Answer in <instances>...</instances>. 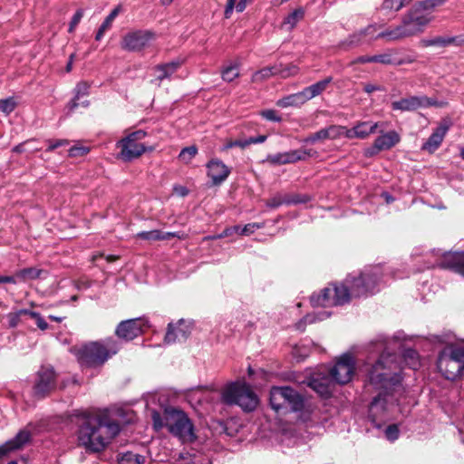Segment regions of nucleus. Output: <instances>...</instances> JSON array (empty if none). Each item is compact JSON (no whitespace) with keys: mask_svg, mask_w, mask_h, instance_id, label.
I'll return each instance as SVG.
<instances>
[{"mask_svg":"<svg viewBox=\"0 0 464 464\" xmlns=\"http://www.w3.org/2000/svg\"><path fill=\"white\" fill-rule=\"evenodd\" d=\"M145 458L133 452H126L119 459V464H143Z\"/></svg>","mask_w":464,"mask_h":464,"instance_id":"obj_33","label":"nucleus"},{"mask_svg":"<svg viewBox=\"0 0 464 464\" xmlns=\"http://www.w3.org/2000/svg\"><path fill=\"white\" fill-rule=\"evenodd\" d=\"M68 144V141L66 140H57V141H49V147L47 149L48 151H53L56 148L58 147H61V146H64V145H67Z\"/></svg>","mask_w":464,"mask_h":464,"instance_id":"obj_59","label":"nucleus"},{"mask_svg":"<svg viewBox=\"0 0 464 464\" xmlns=\"http://www.w3.org/2000/svg\"><path fill=\"white\" fill-rule=\"evenodd\" d=\"M181 63V60H176L168 63L156 66L155 72H157V80L162 81L166 78H169L178 70Z\"/></svg>","mask_w":464,"mask_h":464,"instance_id":"obj_26","label":"nucleus"},{"mask_svg":"<svg viewBox=\"0 0 464 464\" xmlns=\"http://www.w3.org/2000/svg\"><path fill=\"white\" fill-rule=\"evenodd\" d=\"M448 130L449 127L447 125H440L422 145V150L429 152L435 151L441 144Z\"/></svg>","mask_w":464,"mask_h":464,"instance_id":"obj_23","label":"nucleus"},{"mask_svg":"<svg viewBox=\"0 0 464 464\" xmlns=\"http://www.w3.org/2000/svg\"><path fill=\"white\" fill-rule=\"evenodd\" d=\"M387 396V393L380 392L378 396L373 399L370 406V411L372 415H377L381 411L386 410L387 404L389 402Z\"/></svg>","mask_w":464,"mask_h":464,"instance_id":"obj_27","label":"nucleus"},{"mask_svg":"<svg viewBox=\"0 0 464 464\" xmlns=\"http://www.w3.org/2000/svg\"><path fill=\"white\" fill-rule=\"evenodd\" d=\"M119 349L115 340L106 339L82 345L77 350L76 356L82 367L96 368L103 365Z\"/></svg>","mask_w":464,"mask_h":464,"instance_id":"obj_6","label":"nucleus"},{"mask_svg":"<svg viewBox=\"0 0 464 464\" xmlns=\"http://www.w3.org/2000/svg\"><path fill=\"white\" fill-rule=\"evenodd\" d=\"M326 371L335 382L345 384L352 380L354 372V361L350 354H343L333 368L326 369Z\"/></svg>","mask_w":464,"mask_h":464,"instance_id":"obj_11","label":"nucleus"},{"mask_svg":"<svg viewBox=\"0 0 464 464\" xmlns=\"http://www.w3.org/2000/svg\"><path fill=\"white\" fill-rule=\"evenodd\" d=\"M327 139H329V133L327 128H324L311 135L309 138H307L306 140L310 142H315L317 140H324Z\"/></svg>","mask_w":464,"mask_h":464,"instance_id":"obj_48","label":"nucleus"},{"mask_svg":"<svg viewBox=\"0 0 464 464\" xmlns=\"http://www.w3.org/2000/svg\"><path fill=\"white\" fill-rule=\"evenodd\" d=\"M221 401L227 405H237L246 412L256 409L259 399L251 386L244 381L229 382L221 391Z\"/></svg>","mask_w":464,"mask_h":464,"instance_id":"obj_7","label":"nucleus"},{"mask_svg":"<svg viewBox=\"0 0 464 464\" xmlns=\"http://www.w3.org/2000/svg\"><path fill=\"white\" fill-rule=\"evenodd\" d=\"M192 330V324L184 319L179 320L176 324H169L168 331L165 335L167 343L183 342L187 340Z\"/></svg>","mask_w":464,"mask_h":464,"instance_id":"obj_15","label":"nucleus"},{"mask_svg":"<svg viewBox=\"0 0 464 464\" xmlns=\"http://www.w3.org/2000/svg\"><path fill=\"white\" fill-rule=\"evenodd\" d=\"M401 140V137L395 130H391L382 133L375 139L376 147L382 150H388L398 144Z\"/></svg>","mask_w":464,"mask_h":464,"instance_id":"obj_24","label":"nucleus"},{"mask_svg":"<svg viewBox=\"0 0 464 464\" xmlns=\"http://www.w3.org/2000/svg\"><path fill=\"white\" fill-rule=\"evenodd\" d=\"M139 238L144 240H162V232L160 230L143 231L137 234Z\"/></svg>","mask_w":464,"mask_h":464,"instance_id":"obj_41","label":"nucleus"},{"mask_svg":"<svg viewBox=\"0 0 464 464\" xmlns=\"http://www.w3.org/2000/svg\"><path fill=\"white\" fill-rule=\"evenodd\" d=\"M403 360L405 363L413 370L420 366L419 355L417 352L412 349H406L404 351Z\"/></svg>","mask_w":464,"mask_h":464,"instance_id":"obj_32","label":"nucleus"},{"mask_svg":"<svg viewBox=\"0 0 464 464\" xmlns=\"http://www.w3.org/2000/svg\"><path fill=\"white\" fill-rule=\"evenodd\" d=\"M119 12H120V7L119 6L114 8L111 12V14L105 18L104 22L102 24V29H107L108 30L111 26V24L114 21V19L116 18V16L118 15Z\"/></svg>","mask_w":464,"mask_h":464,"instance_id":"obj_53","label":"nucleus"},{"mask_svg":"<svg viewBox=\"0 0 464 464\" xmlns=\"http://www.w3.org/2000/svg\"><path fill=\"white\" fill-rule=\"evenodd\" d=\"M437 367L439 372L448 380H455L464 369V348L450 344L440 353Z\"/></svg>","mask_w":464,"mask_h":464,"instance_id":"obj_8","label":"nucleus"},{"mask_svg":"<svg viewBox=\"0 0 464 464\" xmlns=\"http://www.w3.org/2000/svg\"><path fill=\"white\" fill-rule=\"evenodd\" d=\"M334 379L327 372L326 369L314 373L307 381V385L321 397L331 396L334 387Z\"/></svg>","mask_w":464,"mask_h":464,"instance_id":"obj_14","label":"nucleus"},{"mask_svg":"<svg viewBox=\"0 0 464 464\" xmlns=\"http://www.w3.org/2000/svg\"><path fill=\"white\" fill-rule=\"evenodd\" d=\"M156 395H150L147 400L153 429L159 431L166 428L172 435L183 441H192L196 436L193 431V424L188 415L174 407H161L159 410L152 408L151 405L156 402Z\"/></svg>","mask_w":464,"mask_h":464,"instance_id":"obj_5","label":"nucleus"},{"mask_svg":"<svg viewBox=\"0 0 464 464\" xmlns=\"http://www.w3.org/2000/svg\"><path fill=\"white\" fill-rule=\"evenodd\" d=\"M162 240H168L171 237H178L179 239H184L186 235L183 233H176V232H162Z\"/></svg>","mask_w":464,"mask_h":464,"instance_id":"obj_58","label":"nucleus"},{"mask_svg":"<svg viewBox=\"0 0 464 464\" xmlns=\"http://www.w3.org/2000/svg\"><path fill=\"white\" fill-rule=\"evenodd\" d=\"M382 277L381 268L378 266L365 269L357 276L349 275L340 285H331L311 296L314 306L342 305L354 297L366 296L377 290Z\"/></svg>","mask_w":464,"mask_h":464,"instance_id":"obj_2","label":"nucleus"},{"mask_svg":"<svg viewBox=\"0 0 464 464\" xmlns=\"http://www.w3.org/2000/svg\"><path fill=\"white\" fill-rule=\"evenodd\" d=\"M378 128L377 122L358 121L353 128L348 129V139L365 140L371 134L375 133Z\"/></svg>","mask_w":464,"mask_h":464,"instance_id":"obj_21","label":"nucleus"},{"mask_svg":"<svg viewBox=\"0 0 464 464\" xmlns=\"http://www.w3.org/2000/svg\"><path fill=\"white\" fill-rule=\"evenodd\" d=\"M401 348L399 336L386 339L380 335L369 343V353L372 356L379 354L374 362H367L364 365L370 385L377 390L388 391L400 382L401 367L393 352Z\"/></svg>","mask_w":464,"mask_h":464,"instance_id":"obj_1","label":"nucleus"},{"mask_svg":"<svg viewBox=\"0 0 464 464\" xmlns=\"http://www.w3.org/2000/svg\"><path fill=\"white\" fill-rule=\"evenodd\" d=\"M404 5V0H385L382 7L387 10L399 11Z\"/></svg>","mask_w":464,"mask_h":464,"instance_id":"obj_46","label":"nucleus"},{"mask_svg":"<svg viewBox=\"0 0 464 464\" xmlns=\"http://www.w3.org/2000/svg\"><path fill=\"white\" fill-rule=\"evenodd\" d=\"M266 140V135H259V136H257L256 138L246 139L247 146L250 145V144L262 143Z\"/></svg>","mask_w":464,"mask_h":464,"instance_id":"obj_62","label":"nucleus"},{"mask_svg":"<svg viewBox=\"0 0 464 464\" xmlns=\"http://www.w3.org/2000/svg\"><path fill=\"white\" fill-rule=\"evenodd\" d=\"M197 152L198 149L196 146L186 147L180 151L179 158L182 162L188 164L196 156Z\"/></svg>","mask_w":464,"mask_h":464,"instance_id":"obj_38","label":"nucleus"},{"mask_svg":"<svg viewBox=\"0 0 464 464\" xmlns=\"http://www.w3.org/2000/svg\"><path fill=\"white\" fill-rule=\"evenodd\" d=\"M30 439V433L25 430L20 431L16 437L0 446V456L7 452L17 450L25 444Z\"/></svg>","mask_w":464,"mask_h":464,"instance_id":"obj_25","label":"nucleus"},{"mask_svg":"<svg viewBox=\"0 0 464 464\" xmlns=\"http://www.w3.org/2000/svg\"><path fill=\"white\" fill-rule=\"evenodd\" d=\"M0 283L16 284L17 280H16L15 273L14 274V276H0Z\"/></svg>","mask_w":464,"mask_h":464,"instance_id":"obj_63","label":"nucleus"},{"mask_svg":"<svg viewBox=\"0 0 464 464\" xmlns=\"http://www.w3.org/2000/svg\"><path fill=\"white\" fill-rule=\"evenodd\" d=\"M28 319H34L36 325L43 331L48 328V324L41 316L39 313L29 309H18L3 315L0 321L5 320V326L7 328H16L20 325L27 326Z\"/></svg>","mask_w":464,"mask_h":464,"instance_id":"obj_10","label":"nucleus"},{"mask_svg":"<svg viewBox=\"0 0 464 464\" xmlns=\"http://www.w3.org/2000/svg\"><path fill=\"white\" fill-rule=\"evenodd\" d=\"M455 40H456L455 38L436 37V38L431 39V40L423 39L421 41V44L424 46H431V45H442V46H445V45H449V44H452L453 42H455Z\"/></svg>","mask_w":464,"mask_h":464,"instance_id":"obj_39","label":"nucleus"},{"mask_svg":"<svg viewBox=\"0 0 464 464\" xmlns=\"http://www.w3.org/2000/svg\"><path fill=\"white\" fill-rule=\"evenodd\" d=\"M250 1L251 0H227L225 10V16L229 18L234 9L239 13L243 12L246 6V4Z\"/></svg>","mask_w":464,"mask_h":464,"instance_id":"obj_30","label":"nucleus"},{"mask_svg":"<svg viewBox=\"0 0 464 464\" xmlns=\"http://www.w3.org/2000/svg\"><path fill=\"white\" fill-rule=\"evenodd\" d=\"M120 431V426L109 420L106 413L88 415L80 425L78 442L86 450H102Z\"/></svg>","mask_w":464,"mask_h":464,"instance_id":"obj_3","label":"nucleus"},{"mask_svg":"<svg viewBox=\"0 0 464 464\" xmlns=\"http://www.w3.org/2000/svg\"><path fill=\"white\" fill-rule=\"evenodd\" d=\"M222 79L227 82L234 81L236 78L239 76V69L238 66L234 64L226 67L221 72Z\"/></svg>","mask_w":464,"mask_h":464,"instance_id":"obj_36","label":"nucleus"},{"mask_svg":"<svg viewBox=\"0 0 464 464\" xmlns=\"http://www.w3.org/2000/svg\"><path fill=\"white\" fill-rule=\"evenodd\" d=\"M399 428L395 424L388 426L385 430V436L391 441L396 440L399 438Z\"/></svg>","mask_w":464,"mask_h":464,"instance_id":"obj_50","label":"nucleus"},{"mask_svg":"<svg viewBox=\"0 0 464 464\" xmlns=\"http://www.w3.org/2000/svg\"><path fill=\"white\" fill-rule=\"evenodd\" d=\"M292 413H295L297 420L307 422L311 419L314 408L311 402L304 400L299 394L292 393Z\"/></svg>","mask_w":464,"mask_h":464,"instance_id":"obj_18","label":"nucleus"},{"mask_svg":"<svg viewBox=\"0 0 464 464\" xmlns=\"http://www.w3.org/2000/svg\"><path fill=\"white\" fill-rule=\"evenodd\" d=\"M363 90H364V92H367V93H372V92H375V91H382V86L377 85V84L365 83V84L363 85Z\"/></svg>","mask_w":464,"mask_h":464,"instance_id":"obj_60","label":"nucleus"},{"mask_svg":"<svg viewBox=\"0 0 464 464\" xmlns=\"http://www.w3.org/2000/svg\"><path fill=\"white\" fill-rule=\"evenodd\" d=\"M89 84L85 82H79L75 87V99H80L81 96L88 94Z\"/></svg>","mask_w":464,"mask_h":464,"instance_id":"obj_54","label":"nucleus"},{"mask_svg":"<svg viewBox=\"0 0 464 464\" xmlns=\"http://www.w3.org/2000/svg\"><path fill=\"white\" fill-rule=\"evenodd\" d=\"M446 0H423L416 4L402 22L392 29H387L377 35V38H385L388 41H400L421 34L425 26L431 21V12L441 5Z\"/></svg>","mask_w":464,"mask_h":464,"instance_id":"obj_4","label":"nucleus"},{"mask_svg":"<svg viewBox=\"0 0 464 464\" xmlns=\"http://www.w3.org/2000/svg\"><path fill=\"white\" fill-rule=\"evenodd\" d=\"M173 191L175 194L180 196V197H185L188 195V190L187 188H185L184 186H180V185H175L173 187Z\"/></svg>","mask_w":464,"mask_h":464,"instance_id":"obj_61","label":"nucleus"},{"mask_svg":"<svg viewBox=\"0 0 464 464\" xmlns=\"http://www.w3.org/2000/svg\"><path fill=\"white\" fill-rule=\"evenodd\" d=\"M260 115L270 121H280L281 117L275 110H264L260 111Z\"/></svg>","mask_w":464,"mask_h":464,"instance_id":"obj_52","label":"nucleus"},{"mask_svg":"<svg viewBox=\"0 0 464 464\" xmlns=\"http://www.w3.org/2000/svg\"><path fill=\"white\" fill-rule=\"evenodd\" d=\"M310 156H311L310 151H305V150L292 151V162L296 161V160H305L306 158H308Z\"/></svg>","mask_w":464,"mask_h":464,"instance_id":"obj_56","label":"nucleus"},{"mask_svg":"<svg viewBox=\"0 0 464 464\" xmlns=\"http://www.w3.org/2000/svg\"><path fill=\"white\" fill-rule=\"evenodd\" d=\"M55 387V374L51 368H42L38 372L37 379L34 387V393L44 396Z\"/></svg>","mask_w":464,"mask_h":464,"instance_id":"obj_16","label":"nucleus"},{"mask_svg":"<svg viewBox=\"0 0 464 464\" xmlns=\"http://www.w3.org/2000/svg\"><path fill=\"white\" fill-rule=\"evenodd\" d=\"M445 102H437L431 98L426 96H411L403 98L400 101L393 102L392 108L394 111H415L419 108H425L430 106L443 107Z\"/></svg>","mask_w":464,"mask_h":464,"instance_id":"obj_13","label":"nucleus"},{"mask_svg":"<svg viewBox=\"0 0 464 464\" xmlns=\"http://www.w3.org/2000/svg\"><path fill=\"white\" fill-rule=\"evenodd\" d=\"M43 273V270L34 268V267H29L21 269L15 272L16 280L18 281H28V280H34L38 277H40L41 274Z\"/></svg>","mask_w":464,"mask_h":464,"instance_id":"obj_29","label":"nucleus"},{"mask_svg":"<svg viewBox=\"0 0 464 464\" xmlns=\"http://www.w3.org/2000/svg\"><path fill=\"white\" fill-rule=\"evenodd\" d=\"M355 62L356 63H374L373 55H372V56H370V55L360 56V57H358L356 59Z\"/></svg>","mask_w":464,"mask_h":464,"instance_id":"obj_64","label":"nucleus"},{"mask_svg":"<svg viewBox=\"0 0 464 464\" xmlns=\"http://www.w3.org/2000/svg\"><path fill=\"white\" fill-rule=\"evenodd\" d=\"M270 404L277 413L286 411L290 405V388L273 387L270 392Z\"/></svg>","mask_w":464,"mask_h":464,"instance_id":"obj_17","label":"nucleus"},{"mask_svg":"<svg viewBox=\"0 0 464 464\" xmlns=\"http://www.w3.org/2000/svg\"><path fill=\"white\" fill-rule=\"evenodd\" d=\"M16 106L15 102L13 99H5L0 101V111L5 114L12 112Z\"/></svg>","mask_w":464,"mask_h":464,"instance_id":"obj_47","label":"nucleus"},{"mask_svg":"<svg viewBox=\"0 0 464 464\" xmlns=\"http://www.w3.org/2000/svg\"><path fill=\"white\" fill-rule=\"evenodd\" d=\"M309 354V348L306 346H304L302 348L295 347L292 348V360L295 359L296 362L303 361L305 357H307Z\"/></svg>","mask_w":464,"mask_h":464,"instance_id":"obj_45","label":"nucleus"},{"mask_svg":"<svg viewBox=\"0 0 464 464\" xmlns=\"http://www.w3.org/2000/svg\"><path fill=\"white\" fill-rule=\"evenodd\" d=\"M208 175L214 185H219L227 179L230 174V169L220 160L215 159L207 164Z\"/></svg>","mask_w":464,"mask_h":464,"instance_id":"obj_19","label":"nucleus"},{"mask_svg":"<svg viewBox=\"0 0 464 464\" xmlns=\"http://www.w3.org/2000/svg\"><path fill=\"white\" fill-rule=\"evenodd\" d=\"M374 31L375 27L373 25H369L367 28L360 31L358 34L352 35L350 37V44H358L362 36L372 34Z\"/></svg>","mask_w":464,"mask_h":464,"instance_id":"obj_44","label":"nucleus"},{"mask_svg":"<svg viewBox=\"0 0 464 464\" xmlns=\"http://www.w3.org/2000/svg\"><path fill=\"white\" fill-rule=\"evenodd\" d=\"M329 140H336L342 137L348 139V128L341 125H331L327 127Z\"/></svg>","mask_w":464,"mask_h":464,"instance_id":"obj_34","label":"nucleus"},{"mask_svg":"<svg viewBox=\"0 0 464 464\" xmlns=\"http://www.w3.org/2000/svg\"><path fill=\"white\" fill-rule=\"evenodd\" d=\"M274 73H275V68L274 67L263 68V69L256 72L252 75V82H262L265 80L270 78Z\"/></svg>","mask_w":464,"mask_h":464,"instance_id":"obj_35","label":"nucleus"},{"mask_svg":"<svg viewBox=\"0 0 464 464\" xmlns=\"http://www.w3.org/2000/svg\"><path fill=\"white\" fill-rule=\"evenodd\" d=\"M89 152V148L82 145H76L69 150L70 157H81Z\"/></svg>","mask_w":464,"mask_h":464,"instance_id":"obj_51","label":"nucleus"},{"mask_svg":"<svg viewBox=\"0 0 464 464\" xmlns=\"http://www.w3.org/2000/svg\"><path fill=\"white\" fill-rule=\"evenodd\" d=\"M266 161L272 164H286L290 161V155L288 153L269 155Z\"/></svg>","mask_w":464,"mask_h":464,"instance_id":"obj_42","label":"nucleus"},{"mask_svg":"<svg viewBox=\"0 0 464 464\" xmlns=\"http://www.w3.org/2000/svg\"><path fill=\"white\" fill-rule=\"evenodd\" d=\"M331 82H332V78L328 77L320 82H317L314 84H312L309 87H306V89L309 92L308 94L311 97V99L321 94L327 88V86L329 85V83Z\"/></svg>","mask_w":464,"mask_h":464,"instance_id":"obj_31","label":"nucleus"},{"mask_svg":"<svg viewBox=\"0 0 464 464\" xmlns=\"http://www.w3.org/2000/svg\"><path fill=\"white\" fill-rule=\"evenodd\" d=\"M146 136L143 130H137L121 140L117 146L121 149L120 158L125 161L132 160L146 151V147L140 142Z\"/></svg>","mask_w":464,"mask_h":464,"instance_id":"obj_9","label":"nucleus"},{"mask_svg":"<svg viewBox=\"0 0 464 464\" xmlns=\"http://www.w3.org/2000/svg\"><path fill=\"white\" fill-rule=\"evenodd\" d=\"M82 16H83V12H82V10H78V11L74 14V15H73V17H72V21H71V23H70V26H69V32H70V33H72V32H73V30L75 29V27L77 26V24L80 23V21H81V19L82 18Z\"/></svg>","mask_w":464,"mask_h":464,"instance_id":"obj_55","label":"nucleus"},{"mask_svg":"<svg viewBox=\"0 0 464 464\" xmlns=\"http://www.w3.org/2000/svg\"><path fill=\"white\" fill-rule=\"evenodd\" d=\"M316 314H306L303 319H301L298 323L295 324V329L303 332L307 324L314 323L317 320H321Z\"/></svg>","mask_w":464,"mask_h":464,"instance_id":"obj_43","label":"nucleus"},{"mask_svg":"<svg viewBox=\"0 0 464 464\" xmlns=\"http://www.w3.org/2000/svg\"><path fill=\"white\" fill-rule=\"evenodd\" d=\"M308 91L304 88L302 92L292 94V106L302 105L305 102L311 100V97L308 94Z\"/></svg>","mask_w":464,"mask_h":464,"instance_id":"obj_40","label":"nucleus"},{"mask_svg":"<svg viewBox=\"0 0 464 464\" xmlns=\"http://www.w3.org/2000/svg\"><path fill=\"white\" fill-rule=\"evenodd\" d=\"M247 146L246 140H227L222 147L221 150L227 151L233 147L246 148Z\"/></svg>","mask_w":464,"mask_h":464,"instance_id":"obj_49","label":"nucleus"},{"mask_svg":"<svg viewBox=\"0 0 464 464\" xmlns=\"http://www.w3.org/2000/svg\"><path fill=\"white\" fill-rule=\"evenodd\" d=\"M439 266L464 276V252L446 254Z\"/></svg>","mask_w":464,"mask_h":464,"instance_id":"obj_22","label":"nucleus"},{"mask_svg":"<svg viewBox=\"0 0 464 464\" xmlns=\"http://www.w3.org/2000/svg\"><path fill=\"white\" fill-rule=\"evenodd\" d=\"M381 151L379 148L376 147V142L374 141L372 147H369L364 150V156L367 158L373 157Z\"/></svg>","mask_w":464,"mask_h":464,"instance_id":"obj_57","label":"nucleus"},{"mask_svg":"<svg viewBox=\"0 0 464 464\" xmlns=\"http://www.w3.org/2000/svg\"><path fill=\"white\" fill-rule=\"evenodd\" d=\"M155 40L150 31H135L127 34L122 40L121 47L131 52H138L150 45Z\"/></svg>","mask_w":464,"mask_h":464,"instance_id":"obj_12","label":"nucleus"},{"mask_svg":"<svg viewBox=\"0 0 464 464\" xmlns=\"http://www.w3.org/2000/svg\"><path fill=\"white\" fill-rule=\"evenodd\" d=\"M394 51L389 50L383 53L373 55L374 63L382 64H395V59L393 57Z\"/></svg>","mask_w":464,"mask_h":464,"instance_id":"obj_37","label":"nucleus"},{"mask_svg":"<svg viewBox=\"0 0 464 464\" xmlns=\"http://www.w3.org/2000/svg\"><path fill=\"white\" fill-rule=\"evenodd\" d=\"M260 226L256 223L247 224L244 227H241L239 226H234L230 228H227L224 231L223 234L218 236V238H221L225 236L231 235L233 232L241 234V235H250L255 232L256 228H259Z\"/></svg>","mask_w":464,"mask_h":464,"instance_id":"obj_28","label":"nucleus"},{"mask_svg":"<svg viewBox=\"0 0 464 464\" xmlns=\"http://www.w3.org/2000/svg\"><path fill=\"white\" fill-rule=\"evenodd\" d=\"M116 335L126 341H130L141 333V324L138 319L121 322L116 328Z\"/></svg>","mask_w":464,"mask_h":464,"instance_id":"obj_20","label":"nucleus"}]
</instances>
